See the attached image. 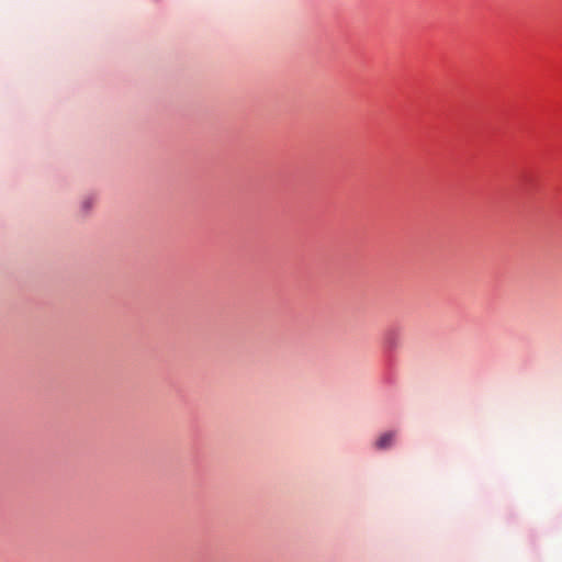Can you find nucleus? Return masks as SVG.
<instances>
[{
	"label": "nucleus",
	"instance_id": "f03ea898",
	"mask_svg": "<svg viewBox=\"0 0 562 562\" xmlns=\"http://www.w3.org/2000/svg\"><path fill=\"white\" fill-rule=\"evenodd\" d=\"M90 206H91V201H90V200H89V201H86V202H85V207L89 209Z\"/></svg>",
	"mask_w": 562,
	"mask_h": 562
},
{
	"label": "nucleus",
	"instance_id": "f257e3e1",
	"mask_svg": "<svg viewBox=\"0 0 562 562\" xmlns=\"http://www.w3.org/2000/svg\"><path fill=\"white\" fill-rule=\"evenodd\" d=\"M394 438H395L394 431L385 432L378 438V440L375 441V447L378 449H386V448L391 447V445L394 441Z\"/></svg>",
	"mask_w": 562,
	"mask_h": 562
}]
</instances>
